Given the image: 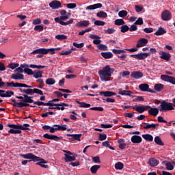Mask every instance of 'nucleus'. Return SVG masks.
I'll use <instances>...</instances> for the list:
<instances>
[{
    "instance_id": "obj_1",
    "label": "nucleus",
    "mask_w": 175,
    "mask_h": 175,
    "mask_svg": "<svg viewBox=\"0 0 175 175\" xmlns=\"http://www.w3.org/2000/svg\"><path fill=\"white\" fill-rule=\"evenodd\" d=\"M113 72L114 68H111L110 66L107 65L98 71V75L102 81H110V77Z\"/></svg>"
},
{
    "instance_id": "obj_2",
    "label": "nucleus",
    "mask_w": 175,
    "mask_h": 175,
    "mask_svg": "<svg viewBox=\"0 0 175 175\" xmlns=\"http://www.w3.org/2000/svg\"><path fill=\"white\" fill-rule=\"evenodd\" d=\"M24 99L23 102L24 103H33V105H37V106H47V103H44L43 101H33L32 98L33 96H29L27 94H23Z\"/></svg>"
},
{
    "instance_id": "obj_3",
    "label": "nucleus",
    "mask_w": 175,
    "mask_h": 175,
    "mask_svg": "<svg viewBox=\"0 0 175 175\" xmlns=\"http://www.w3.org/2000/svg\"><path fill=\"white\" fill-rule=\"evenodd\" d=\"M160 107L161 109H159V111H170L172 110H174L173 104L166 102L165 100L161 101Z\"/></svg>"
},
{
    "instance_id": "obj_4",
    "label": "nucleus",
    "mask_w": 175,
    "mask_h": 175,
    "mask_svg": "<svg viewBox=\"0 0 175 175\" xmlns=\"http://www.w3.org/2000/svg\"><path fill=\"white\" fill-rule=\"evenodd\" d=\"M53 54L54 51L53 49H47L46 48H40L38 49H36L33 51L32 52L30 53V54L33 55V54H42V55H46V54Z\"/></svg>"
},
{
    "instance_id": "obj_5",
    "label": "nucleus",
    "mask_w": 175,
    "mask_h": 175,
    "mask_svg": "<svg viewBox=\"0 0 175 175\" xmlns=\"http://www.w3.org/2000/svg\"><path fill=\"white\" fill-rule=\"evenodd\" d=\"M7 126L9 128H13L12 129H20L21 131H31V129L28 128L30 126L29 124H24L23 125H17V124H7Z\"/></svg>"
},
{
    "instance_id": "obj_6",
    "label": "nucleus",
    "mask_w": 175,
    "mask_h": 175,
    "mask_svg": "<svg viewBox=\"0 0 175 175\" xmlns=\"http://www.w3.org/2000/svg\"><path fill=\"white\" fill-rule=\"evenodd\" d=\"M6 85L7 87H14L15 88H17V87H23L24 88H32V86L28 85L25 83H14L13 81L10 83L7 82Z\"/></svg>"
},
{
    "instance_id": "obj_7",
    "label": "nucleus",
    "mask_w": 175,
    "mask_h": 175,
    "mask_svg": "<svg viewBox=\"0 0 175 175\" xmlns=\"http://www.w3.org/2000/svg\"><path fill=\"white\" fill-rule=\"evenodd\" d=\"M151 55V53H141L136 55H131L130 57L132 58H135L136 59H146L147 57H150Z\"/></svg>"
},
{
    "instance_id": "obj_8",
    "label": "nucleus",
    "mask_w": 175,
    "mask_h": 175,
    "mask_svg": "<svg viewBox=\"0 0 175 175\" xmlns=\"http://www.w3.org/2000/svg\"><path fill=\"white\" fill-rule=\"evenodd\" d=\"M150 108V105H142V106H133V109H135L137 113H139V114H142V113H144L146 110H148V109Z\"/></svg>"
},
{
    "instance_id": "obj_9",
    "label": "nucleus",
    "mask_w": 175,
    "mask_h": 175,
    "mask_svg": "<svg viewBox=\"0 0 175 175\" xmlns=\"http://www.w3.org/2000/svg\"><path fill=\"white\" fill-rule=\"evenodd\" d=\"M11 102H12L13 103H10V105H12V106L14 107H27L28 106L30 107V105L29 104H28L27 103H22V102H19V103H17L16 102V99H11Z\"/></svg>"
},
{
    "instance_id": "obj_10",
    "label": "nucleus",
    "mask_w": 175,
    "mask_h": 175,
    "mask_svg": "<svg viewBox=\"0 0 175 175\" xmlns=\"http://www.w3.org/2000/svg\"><path fill=\"white\" fill-rule=\"evenodd\" d=\"M20 157L24 158L25 159H33V161H40V157H37L36 155L32 153H28L25 154H20Z\"/></svg>"
},
{
    "instance_id": "obj_11",
    "label": "nucleus",
    "mask_w": 175,
    "mask_h": 175,
    "mask_svg": "<svg viewBox=\"0 0 175 175\" xmlns=\"http://www.w3.org/2000/svg\"><path fill=\"white\" fill-rule=\"evenodd\" d=\"M43 137L44 139H48V140H54L55 142H59V140H62V139H63L62 137H58L53 134L49 135V133L44 134Z\"/></svg>"
},
{
    "instance_id": "obj_12",
    "label": "nucleus",
    "mask_w": 175,
    "mask_h": 175,
    "mask_svg": "<svg viewBox=\"0 0 175 175\" xmlns=\"http://www.w3.org/2000/svg\"><path fill=\"white\" fill-rule=\"evenodd\" d=\"M161 18L163 21H169L172 20V13L169 10H165L161 13Z\"/></svg>"
},
{
    "instance_id": "obj_13",
    "label": "nucleus",
    "mask_w": 175,
    "mask_h": 175,
    "mask_svg": "<svg viewBox=\"0 0 175 175\" xmlns=\"http://www.w3.org/2000/svg\"><path fill=\"white\" fill-rule=\"evenodd\" d=\"M161 80L163 81H167L168 83H171L173 85H175V78L174 77L162 75L161 76Z\"/></svg>"
},
{
    "instance_id": "obj_14",
    "label": "nucleus",
    "mask_w": 175,
    "mask_h": 175,
    "mask_svg": "<svg viewBox=\"0 0 175 175\" xmlns=\"http://www.w3.org/2000/svg\"><path fill=\"white\" fill-rule=\"evenodd\" d=\"M141 128H143L144 129H151L152 128L153 129H155L157 126H159V124H148L146 122H142L140 125Z\"/></svg>"
},
{
    "instance_id": "obj_15",
    "label": "nucleus",
    "mask_w": 175,
    "mask_h": 175,
    "mask_svg": "<svg viewBox=\"0 0 175 175\" xmlns=\"http://www.w3.org/2000/svg\"><path fill=\"white\" fill-rule=\"evenodd\" d=\"M49 6H50V8H51L53 10L59 9V8L62 7L61 5V1H57V0H54V1H51L49 3Z\"/></svg>"
},
{
    "instance_id": "obj_16",
    "label": "nucleus",
    "mask_w": 175,
    "mask_h": 175,
    "mask_svg": "<svg viewBox=\"0 0 175 175\" xmlns=\"http://www.w3.org/2000/svg\"><path fill=\"white\" fill-rule=\"evenodd\" d=\"M99 95H100V96H105L106 98H110L111 96H114V95H117V93L111 91H105V92H100Z\"/></svg>"
},
{
    "instance_id": "obj_17",
    "label": "nucleus",
    "mask_w": 175,
    "mask_h": 175,
    "mask_svg": "<svg viewBox=\"0 0 175 175\" xmlns=\"http://www.w3.org/2000/svg\"><path fill=\"white\" fill-rule=\"evenodd\" d=\"M148 43V40L146 38H140L136 44V47L139 48V47H144L146 44Z\"/></svg>"
},
{
    "instance_id": "obj_18",
    "label": "nucleus",
    "mask_w": 175,
    "mask_h": 175,
    "mask_svg": "<svg viewBox=\"0 0 175 175\" xmlns=\"http://www.w3.org/2000/svg\"><path fill=\"white\" fill-rule=\"evenodd\" d=\"M131 76L133 77V79L139 80V79H142V77H143V72L140 71H133L131 72Z\"/></svg>"
},
{
    "instance_id": "obj_19",
    "label": "nucleus",
    "mask_w": 175,
    "mask_h": 175,
    "mask_svg": "<svg viewBox=\"0 0 175 175\" xmlns=\"http://www.w3.org/2000/svg\"><path fill=\"white\" fill-rule=\"evenodd\" d=\"M88 25H90L89 21H82L78 22L76 24V27H78V28H85L88 27Z\"/></svg>"
},
{
    "instance_id": "obj_20",
    "label": "nucleus",
    "mask_w": 175,
    "mask_h": 175,
    "mask_svg": "<svg viewBox=\"0 0 175 175\" xmlns=\"http://www.w3.org/2000/svg\"><path fill=\"white\" fill-rule=\"evenodd\" d=\"M119 95L126 96H132L131 94H133L131 90H122V88L118 89Z\"/></svg>"
},
{
    "instance_id": "obj_21",
    "label": "nucleus",
    "mask_w": 175,
    "mask_h": 175,
    "mask_svg": "<svg viewBox=\"0 0 175 175\" xmlns=\"http://www.w3.org/2000/svg\"><path fill=\"white\" fill-rule=\"evenodd\" d=\"M148 110V113L150 116H152L153 117H157L158 116V113H159V109L158 108H152L150 107V108Z\"/></svg>"
},
{
    "instance_id": "obj_22",
    "label": "nucleus",
    "mask_w": 175,
    "mask_h": 175,
    "mask_svg": "<svg viewBox=\"0 0 175 175\" xmlns=\"http://www.w3.org/2000/svg\"><path fill=\"white\" fill-rule=\"evenodd\" d=\"M46 106H65L66 107H72V105L66 104L65 103H46Z\"/></svg>"
},
{
    "instance_id": "obj_23",
    "label": "nucleus",
    "mask_w": 175,
    "mask_h": 175,
    "mask_svg": "<svg viewBox=\"0 0 175 175\" xmlns=\"http://www.w3.org/2000/svg\"><path fill=\"white\" fill-rule=\"evenodd\" d=\"M131 142L135 144L142 143L143 142V139L139 135H133L131 137Z\"/></svg>"
},
{
    "instance_id": "obj_24",
    "label": "nucleus",
    "mask_w": 175,
    "mask_h": 175,
    "mask_svg": "<svg viewBox=\"0 0 175 175\" xmlns=\"http://www.w3.org/2000/svg\"><path fill=\"white\" fill-rule=\"evenodd\" d=\"M66 136L68 137H72V142H75V140H78V142H80V138L83 136V134H66Z\"/></svg>"
},
{
    "instance_id": "obj_25",
    "label": "nucleus",
    "mask_w": 175,
    "mask_h": 175,
    "mask_svg": "<svg viewBox=\"0 0 175 175\" xmlns=\"http://www.w3.org/2000/svg\"><path fill=\"white\" fill-rule=\"evenodd\" d=\"M102 6H103V5L100 3L90 5L86 8V10H95V9H99V8H102Z\"/></svg>"
},
{
    "instance_id": "obj_26",
    "label": "nucleus",
    "mask_w": 175,
    "mask_h": 175,
    "mask_svg": "<svg viewBox=\"0 0 175 175\" xmlns=\"http://www.w3.org/2000/svg\"><path fill=\"white\" fill-rule=\"evenodd\" d=\"M11 79H13V80H24V75L21 73L12 74Z\"/></svg>"
},
{
    "instance_id": "obj_27",
    "label": "nucleus",
    "mask_w": 175,
    "mask_h": 175,
    "mask_svg": "<svg viewBox=\"0 0 175 175\" xmlns=\"http://www.w3.org/2000/svg\"><path fill=\"white\" fill-rule=\"evenodd\" d=\"M171 57H172V55L166 52H162L161 55L160 56V58L161 59H164L165 61H169Z\"/></svg>"
},
{
    "instance_id": "obj_28",
    "label": "nucleus",
    "mask_w": 175,
    "mask_h": 175,
    "mask_svg": "<svg viewBox=\"0 0 175 175\" xmlns=\"http://www.w3.org/2000/svg\"><path fill=\"white\" fill-rule=\"evenodd\" d=\"M148 163L150 166L152 167H155V166H158L159 161H158V160H157L155 158H150Z\"/></svg>"
},
{
    "instance_id": "obj_29",
    "label": "nucleus",
    "mask_w": 175,
    "mask_h": 175,
    "mask_svg": "<svg viewBox=\"0 0 175 175\" xmlns=\"http://www.w3.org/2000/svg\"><path fill=\"white\" fill-rule=\"evenodd\" d=\"M118 143L119 144L118 147L120 150H124L126 147V144H125V139H119Z\"/></svg>"
},
{
    "instance_id": "obj_30",
    "label": "nucleus",
    "mask_w": 175,
    "mask_h": 175,
    "mask_svg": "<svg viewBox=\"0 0 175 175\" xmlns=\"http://www.w3.org/2000/svg\"><path fill=\"white\" fill-rule=\"evenodd\" d=\"M139 88L143 92H147V91H148V88H150V85L147 83H142L139 85Z\"/></svg>"
},
{
    "instance_id": "obj_31",
    "label": "nucleus",
    "mask_w": 175,
    "mask_h": 175,
    "mask_svg": "<svg viewBox=\"0 0 175 175\" xmlns=\"http://www.w3.org/2000/svg\"><path fill=\"white\" fill-rule=\"evenodd\" d=\"M101 56L105 59H110L113 57V53L111 52H102Z\"/></svg>"
},
{
    "instance_id": "obj_32",
    "label": "nucleus",
    "mask_w": 175,
    "mask_h": 175,
    "mask_svg": "<svg viewBox=\"0 0 175 175\" xmlns=\"http://www.w3.org/2000/svg\"><path fill=\"white\" fill-rule=\"evenodd\" d=\"M64 161L65 162H73V161H75L76 159V157L73 156H70L68 154H64Z\"/></svg>"
},
{
    "instance_id": "obj_33",
    "label": "nucleus",
    "mask_w": 175,
    "mask_h": 175,
    "mask_svg": "<svg viewBox=\"0 0 175 175\" xmlns=\"http://www.w3.org/2000/svg\"><path fill=\"white\" fill-rule=\"evenodd\" d=\"M165 33H166V30H165L163 27H159L154 35H156V36H160L161 35H165Z\"/></svg>"
},
{
    "instance_id": "obj_34",
    "label": "nucleus",
    "mask_w": 175,
    "mask_h": 175,
    "mask_svg": "<svg viewBox=\"0 0 175 175\" xmlns=\"http://www.w3.org/2000/svg\"><path fill=\"white\" fill-rule=\"evenodd\" d=\"M76 103L79 105V107H83L85 109H88V107H91V104H88L85 102H80L79 100H76Z\"/></svg>"
},
{
    "instance_id": "obj_35",
    "label": "nucleus",
    "mask_w": 175,
    "mask_h": 175,
    "mask_svg": "<svg viewBox=\"0 0 175 175\" xmlns=\"http://www.w3.org/2000/svg\"><path fill=\"white\" fill-rule=\"evenodd\" d=\"M33 76L35 79H40L41 77H43V71L42 70L34 71Z\"/></svg>"
},
{
    "instance_id": "obj_36",
    "label": "nucleus",
    "mask_w": 175,
    "mask_h": 175,
    "mask_svg": "<svg viewBox=\"0 0 175 175\" xmlns=\"http://www.w3.org/2000/svg\"><path fill=\"white\" fill-rule=\"evenodd\" d=\"M100 169V165H94L91 167L90 172L92 173V174H96V172Z\"/></svg>"
},
{
    "instance_id": "obj_37",
    "label": "nucleus",
    "mask_w": 175,
    "mask_h": 175,
    "mask_svg": "<svg viewBox=\"0 0 175 175\" xmlns=\"http://www.w3.org/2000/svg\"><path fill=\"white\" fill-rule=\"evenodd\" d=\"M142 137L146 140V142H152V140H154V137L150 134H144L142 135Z\"/></svg>"
},
{
    "instance_id": "obj_38",
    "label": "nucleus",
    "mask_w": 175,
    "mask_h": 175,
    "mask_svg": "<svg viewBox=\"0 0 175 175\" xmlns=\"http://www.w3.org/2000/svg\"><path fill=\"white\" fill-rule=\"evenodd\" d=\"M12 95H14V92L12 90H8V91H5V92L3 93L2 96H3V98H10Z\"/></svg>"
},
{
    "instance_id": "obj_39",
    "label": "nucleus",
    "mask_w": 175,
    "mask_h": 175,
    "mask_svg": "<svg viewBox=\"0 0 175 175\" xmlns=\"http://www.w3.org/2000/svg\"><path fill=\"white\" fill-rule=\"evenodd\" d=\"M44 163H47L44 159H42L41 161L36 163V165H39L41 167H44V169H49V165Z\"/></svg>"
},
{
    "instance_id": "obj_40",
    "label": "nucleus",
    "mask_w": 175,
    "mask_h": 175,
    "mask_svg": "<svg viewBox=\"0 0 175 175\" xmlns=\"http://www.w3.org/2000/svg\"><path fill=\"white\" fill-rule=\"evenodd\" d=\"M163 163L165 165L167 170H173L174 169V166L172 165V163L164 161Z\"/></svg>"
},
{
    "instance_id": "obj_41",
    "label": "nucleus",
    "mask_w": 175,
    "mask_h": 175,
    "mask_svg": "<svg viewBox=\"0 0 175 175\" xmlns=\"http://www.w3.org/2000/svg\"><path fill=\"white\" fill-rule=\"evenodd\" d=\"M163 87H165V85L162 83H157L154 86V90L158 92L162 91V90H163Z\"/></svg>"
},
{
    "instance_id": "obj_42",
    "label": "nucleus",
    "mask_w": 175,
    "mask_h": 175,
    "mask_svg": "<svg viewBox=\"0 0 175 175\" xmlns=\"http://www.w3.org/2000/svg\"><path fill=\"white\" fill-rule=\"evenodd\" d=\"M96 16L100 18H107V13L104 11H100L96 14Z\"/></svg>"
},
{
    "instance_id": "obj_43",
    "label": "nucleus",
    "mask_w": 175,
    "mask_h": 175,
    "mask_svg": "<svg viewBox=\"0 0 175 175\" xmlns=\"http://www.w3.org/2000/svg\"><path fill=\"white\" fill-rule=\"evenodd\" d=\"M97 49H98V50H100V51H107V50H109L107 46L103 44H100L97 45Z\"/></svg>"
},
{
    "instance_id": "obj_44",
    "label": "nucleus",
    "mask_w": 175,
    "mask_h": 175,
    "mask_svg": "<svg viewBox=\"0 0 175 175\" xmlns=\"http://www.w3.org/2000/svg\"><path fill=\"white\" fill-rule=\"evenodd\" d=\"M154 143H156V144H158V146L165 145L163 142H162V139H161V137H159V136L154 137Z\"/></svg>"
},
{
    "instance_id": "obj_45",
    "label": "nucleus",
    "mask_w": 175,
    "mask_h": 175,
    "mask_svg": "<svg viewBox=\"0 0 175 175\" xmlns=\"http://www.w3.org/2000/svg\"><path fill=\"white\" fill-rule=\"evenodd\" d=\"M45 83L48 85H53V84H55V79L54 78H49L46 80Z\"/></svg>"
},
{
    "instance_id": "obj_46",
    "label": "nucleus",
    "mask_w": 175,
    "mask_h": 175,
    "mask_svg": "<svg viewBox=\"0 0 175 175\" xmlns=\"http://www.w3.org/2000/svg\"><path fill=\"white\" fill-rule=\"evenodd\" d=\"M129 31V26L126 25H123L120 27V32L122 33H125V32H128Z\"/></svg>"
},
{
    "instance_id": "obj_47",
    "label": "nucleus",
    "mask_w": 175,
    "mask_h": 175,
    "mask_svg": "<svg viewBox=\"0 0 175 175\" xmlns=\"http://www.w3.org/2000/svg\"><path fill=\"white\" fill-rule=\"evenodd\" d=\"M115 169H116V170H122V169H124V163L118 162L115 164Z\"/></svg>"
},
{
    "instance_id": "obj_48",
    "label": "nucleus",
    "mask_w": 175,
    "mask_h": 175,
    "mask_svg": "<svg viewBox=\"0 0 175 175\" xmlns=\"http://www.w3.org/2000/svg\"><path fill=\"white\" fill-rule=\"evenodd\" d=\"M23 72L25 73H26V75H28L29 76H33V70H32V69L31 68H25L24 70H23Z\"/></svg>"
},
{
    "instance_id": "obj_49",
    "label": "nucleus",
    "mask_w": 175,
    "mask_h": 175,
    "mask_svg": "<svg viewBox=\"0 0 175 175\" xmlns=\"http://www.w3.org/2000/svg\"><path fill=\"white\" fill-rule=\"evenodd\" d=\"M55 39H57V40H65L66 39H68V36L64 34H58L55 36Z\"/></svg>"
},
{
    "instance_id": "obj_50",
    "label": "nucleus",
    "mask_w": 175,
    "mask_h": 175,
    "mask_svg": "<svg viewBox=\"0 0 175 175\" xmlns=\"http://www.w3.org/2000/svg\"><path fill=\"white\" fill-rule=\"evenodd\" d=\"M23 92L26 95H33L34 94L33 89H24Z\"/></svg>"
},
{
    "instance_id": "obj_51",
    "label": "nucleus",
    "mask_w": 175,
    "mask_h": 175,
    "mask_svg": "<svg viewBox=\"0 0 175 175\" xmlns=\"http://www.w3.org/2000/svg\"><path fill=\"white\" fill-rule=\"evenodd\" d=\"M118 16L119 17H126V16H128V12H126V10H121L118 12Z\"/></svg>"
},
{
    "instance_id": "obj_52",
    "label": "nucleus",
    "mask_w": 175,
    "mask_h": 175,
    "mask_svg": "<svg viewBox=\"0 0 175 175\" xmlns=\"http://www.w3.org/2000/svg\"><path fill=\"white\" fill-rule=\"evenodd\" d=\"M125 24V21L123 19H116L115 21V25H122L123 26Z\"/></svg>"
},
{
    "instance_id": "obj_53",
    "label": "nucleus",
    "mask_w": 175,
    "mask_h": 175,
    "mask_svg": "<svg viewBox=\"0 0 175 175\" xmlns=\"http://www.w3.org/2000/svg\"><path fill=\"white\" fill-rule=\"evenodd\" d=\"M15 129H10L8 131V133H12V134H18L20 135V133H21V130H14Z\"/></svg>"
},
{
    "instance_id": "obj_54",
    "label": "nucleus",
    "mask_w": 175,
    "mask_h": 175,
    "mask_svg": "<svg viewBox=\"0 0 175 175\" xmlns=\"http://www.w3.org/2000/svg\"><path fill=\"white\" fill-rule=\"evenodd\" d=\"M18 66H20V64L18 63H11L10 64H8V68H10V69H16V68H18Z\"/></svg>"
},
{
    "instance_id": "obj_55",
    "label": "nucleus",
    "mask_w": 175,
    "mask_h": 175,
    "mask_svg": "<svg viewBox=\"0 0 175 175\" xmlns=\"http://www.w3.org/2000/svg\"><path fill=\"white\" fill-rule=\"evenodd\" d=\"M44 29V28L43 27V26L38 25H36L34 27V31H38V32H42V31H43Z\"/></svg>"
},
{
    "instance_id": "obj_56",
    "label": "nucleus",
    "mask_w": 175,
    "mask_h": 175,
    "mask_svg": "<svg viewBox=\"0 0 175 175\" xmlns=\"http://www.w3.org/2000/svg\"><path fill=\"white\" fill-rule=\"evenodd\" d=\"M135 25H143V18H138V19L134 23Z\"/></svg>"
},
{
    "instance_id": "obj_57",
    "label": "nucleus",
    "mask_w": 175,
    "mask_h": 175,
    "mask_svg": "<svg viewBox=\"0 0 175 175\" xmlns=\"http://www.w3.org/2000/svg\"><path fill=\"white\" fill-rule=\"evenodd\" d=\"M90 110H94L96 111H103L104 109L102 107H93L90 108Z\"/></svg>"
},
{
    "instance_id": "obj_58",
    "label": "nucleus",
    "mask_w": 175,
    "mask_h": 175,
    "mask_svg": "<svg viewBox=\"0 0 175 175\" xmlns=\"http://www.w3.org/2000/svg\"><path fill=\"white\" fill-rule=\"evenodd\" d=\"M73 46L74 47H77V49H83L84 47V43H80L77 44V42H73Z\"/></svg>"
},
{
    "instance_id": "obj_59",
    "label": "nucleus",
    "mask_w": 175,
    "mask_h": 175,
    "mask_svg": "<svg viewBox=\"0 0 175 175\" xmlns=\"http://www.w3.org/2000/svg\"><path fill=\"white\" fill-rule=\"evenodd\" d=\"M112 52L113 54H122L123 53H125V51L122 49H113Z\"/></svg>"
},
{
    "instance_id": "obj_60",
    "label": "nucleus",
    "mask_w": 175,
    "mask_h": 175,
    "mask_svg": "<svg viewBox=\"0 0 175 175\" xmlns=\"http://www.w3.org/2000/svg\"><path fill=\"white\" fill-rule=\"evenodd\" d=\"M105 24H106V23L105 21H96L94 22V25H98V27L99 26L103 27V25H105Z\"/></svg>"
},
{
    "instance_id": "obj_61",
    "label": "nucleus",
    "mask_w": 175,
    "mask_h": 175,
    "mask_svg": "<svg viewBox=\"0 0 175 175\" xmlns=\"http://www.w3.org/2000/svg\"><path fill=\"white\" fill-rule=\"evenodd\" d=\"M129 31H130V32L137 31V26H136L135 24H133L130 27H129Z\"/></svg>"
},
{
    "instance_id": "obj_62",
    "label": "nucleus",
    "mask_w": 175,
    "mask_h": 175,
    "mask_svg": "<svg viewBox=\"0 0 175 175\" xmlns=\"http://www.w3.org/2000/svg\"><path fill=\"white\" fill-rule=\"evenodd\" d=\"M92 159L94 163H100V158L98 156L93 157Z\"/></svg>"
},
{
    "instance_id": "obj_63",
    "label": "nucleus",
    "mask_w": 175,
    "mask_h": 175,
    "mask_svg": "<svg viewBox=\"0 0 175 175\" xmlns=\"http://www.w3.org/2000/svg\"><path fill=\"white\" fill-rule=\"evenodd\" d=\"M98 139L100 142H103V140H106V139H107V135L106 134L100 133Z\"/></svg>"
},
{
    "instance_id": "obj_64",
    "label": "nucleus",
    "mask_w": 175,
    "mask_h": 175,
    "mask_svg": "<svg viewBox=\"0 0 175 175\" xmlns=\"http://www.w3.org/2000/svg\"><path fill=\"white\" fill-rule=\"evenodd\" d=\"M76 6H77V5L75 3H70L66 4V8L68 9H75V8H76Z\"/></svg>"
}]
</instances>
